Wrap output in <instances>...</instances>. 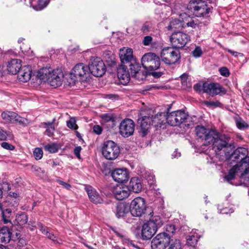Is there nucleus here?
I'll use <instances>...</instances> for the list:
<instances>
[{
	"label": "nucleus",
	"mask_w": 249,
	"mask_h": 249,
	"mask_svg": "<svg viewBox=\"0 0 249 249\" xmlns=\"http://www.w3.org/2000/svg\"><path fill=\"white\" fill-rule=\"evenodd\" d=\"M204 104L205 105L208 107H220L221 105V103L218 101L212 102V101H206L204 102Z\"/></svg>",
	"instance_id": "45"
},
{
	"label": "nucleus",
	"mask_w": 249,
	"mask_h": 249,
	"mask_svg": "<svg viewBox=\"0 0 249 249\" xmlns=\"http://www.w3.org/2000/svg\"><path fill=\"white\" fill-rule=\"evenodd\" d=\"M0 210L1 211L2 221L5 224H9L12 226V210L10 208H5L2 204L0 203Z\"/></svg>",
	"instance_id": "26"
},
{
	"label": "nucleus",
	"mask_w": 249,
	"mask_h": 249,
	"mask_svg": "<svg viewBox=\"0 0 249 249\" xmlns=\"http://www.w3.org/2000/svg\"><path fill=\"white\" fill-rule=\"evenodd\" d=\"M239 178H240L241 181H242V180H243L244 181H245V180L248 181V179H249V175L247 176L245 178H241V177H239Z\"/></svg>",
	"instance_id": "64"
},
{
	"label": "nucleus",
	"mask_w": 249,
	"mask_h": 249,
	"mask_svg": "<svg viewBox=\"0 0 249 249\" xmlns=\"http://www.w3.org/2000/svg\"><path fill=\"white\" fill-rule=\"evenodd\" d=\"M2 119L6 122L12 124L18 123L22 125H27L30 123L28 119L21 117L12 111H4L1 113Z\"/></svg>",
	"instance_id": "15"
},
{
	"label": "nucleus",
	"mask_w": 249,
	"mask_h": 249,
	"mask_svg": "<svg viewBox=\"0 0 249 249\" xmlns=\"http://www.w3.org/2000/svg\"><path fill=\"white\" fill-rule=\"evenodd\" d=\"M129 212V206L124 203H119L116 206V215L118 217H123Z\"/></svg>",
	"instance_id": "31"
},
{
	"label": "nucleus",
	"mask_w": 249,
	"mask_h": 249,
	"mask_svg": "<svg viewBox=\"0 0 249 249\" xmlns=\"http://www.w3.org/2000/svg\"><path fill=\"white\" fill-rule=\"evenodd\" d=\"M45 235H46L48 238L53 240V242H58V241H57V239H56V236L54 235L53 233H51L49 231V230L48 231L46 232Z\"/></svg>",
	"instance_id": "54"
},
{
	"label": "nucleus",
	"mask_w": 249,
	"mask_h": 249,
	"mask_svg": "<svg viewBox=\"0 0 249 249\" xmlns=\"http://www.w3.org/2000/svg\"><path fill=\"white\" fill-rule=\"evenodd\" d=\"M88 67L83 63H79L75 65L71 71L68 79L70 85H74L78 81L87 78L89 74Z\"/></svg>",
	"instance_id": "6"
},
{
	"label": "nucleus",
	"mask_w": 249,
	"mask_h": 249,
	"mask_svg": "<svg viewBox=\"0 0 249 249\" xmlns=\"http://www.w3.org/2000/svg\"><path fill=\"white\" fill-rule=\"evenodd\" d=\"M170 235L167 232L158 234L154 237L151 243L152 249H165L169 246Z\"/></svg>",
	"instance_id": "13"
},
{
	"label": "nucleus",
	"mask_w": 249,
	"mask_h": 249,
	"mask_svg": "<svg viewBox=\"0 0 249 249\" xmlns=\"http://www.w3.org/2000/svg\"><path fill=\"white\" fill-rule=\"evenodd\" d=\"M113 194L117 199L122 200L129 196L130 190L128 186L117 185L113 188Z\"/></svg>",
	"instance_id": "20"
},
{
	"label": "nucleus",
	"mask_w": 249,
	"mask_h": 249,
	"mask_svg": "<svg viewBox=\"0 0 249 249\" xmlns=\"http://www.w3.org/2000/svg\"><path fill=\"white\" fill-rule=\"evenodd\" d=\"M195 132L198 138L205 141V144H212L215 154L224 156L229 153L226 151L230 148V138L228 136L221 135L215 129H208L202 125L196 126Z\"/></svg>",
	"instance_id": "2"
},
{
	"label": "nucleus",
	"mask_w": 249,
	"mask_h": 249,
	"mask_svg": "<svg viewBox=\"0 0 249 249\" xmlns=\"http://www.w3.org/2000/svg\"><path fill=\"white\" fill-rule=\"evenodd\" d=\"M85 190L91 201L96 204L102 202L103 200L100 196L92 187L91 186H86Z\"/></svg>",
	"instance_id": "24"
},
{
	"label": "nucleus",
	"mask_w": 249,
	"mask_h": 249,
	"mask_svg": "<svg viewBox=\"0 0 249 249\" xmlns=\"http://www.w3.org/2000/svg\"><path fill=\"white\" fill-rule=\"evenodd\" d=\"M219 72L221 75L228 77L230 75V71L226 67H222L219 69Z\"/></svg>",
	"instance_id": "49"
},
{
	"label": "nucleus",
	"mask_w": 249,
	"mask_h": 249,
	"mask_svg": "<svg viewBox=\"0 0 249 249\" xmlns=\"http://www.w3.org/2000/svg\"><path fill=\"white\" fill-rule=\"evenodd\" d=\"M182 84L183 86H186L187 88L188 87H191V85L190 83L188 82V74L186 73H183L181 76H180Z\"/></svg>",
	"instance_id": "43"
},
{
	"label": "nucleus",
	"mask_w": 249,
	"mask_h": 249,
	"mask_svg": "<svg viewBox=\"0 0 249 249\" xmlns=\"http://www.w3.org/2000/svg\"><path fill=\"white\" fill-rule=\"evenodd\" d=\"M54 120H53L52 122H48L45 123L44 124L45 125V127L46 128V133L47 135L51 137L52 136L53 134V132L54 131L55 128L53 125V122Z\"/></svg>",
	"instance_id": "38"
},
{
	"label": "nucleus",
	"mask_w": 249,
	"mask_h": 249,
	"mask_svg": "<svg viewBox=\"0 0 249 249\" xmlns=\"http://www.w3.org/2000/svg\"><path fill=\"white\" fill-rule=\"evenodd\" d=\"M12 232L9 228L4 226L0 230V242L8 243L11 240Z\"/></svg>",
	"instance_id": "29"
},
{
	"label": "nucleus",
	"mask_w": 249,
	"mask_h": 249,
	"mask_svg": "<svg viewBox=\"0 0 249 249\" xmlns=\"http://www.w3.org/2000/svg\"><path fill=\"white\" fill-rule=\"evenodd\" d=\"M236 125L240 129H245L248 128V124L244 121L239 120L236 121Z\"/></svg>",
	"instance_id": "44"
},
{
	"label": "nucleus",
	"mask_w": 249,
	"mask_h": 249,
	"mask_svg": "<svg viewBox=\"0 0 249 249\" xmlns=\"http://www.w3.org/2000/svg\"><path fill=\"white\" fill-rule=\"evenodd\" d=\"M160 56L165 64L171 65L176 63L180 58L179 52L174 47H168L162 50Z\"/></svg>",
	"instance_id": "10"
},
{
	"label": "nucleus",
	"mask_w": 249,
	"mask_h": 249,
	"mask_svg": "<svg viewBox=\"0 0 249 249\" xmlns=\"http://www.w3.org/2000/svg\"><path fill=\"white\" fill-rule=\"evenodd\" d=\"M113 179L118 182L127 181L129 178L128 173L125 169H116L111 173Z\"/></svg>",
	"instance_id": "22"
},
{
	"label": "nucleus",
	"mask_w": 249,
	"mask_h": 249,
	"mask_svg": "<svg viewBox=\"0 0 249 249\" xmlns=\"http://www.w3.org/2000/svg\"><path fill=\"white\" fill-rule=\"evenodd\" d=\"M20 196L16 192H10L6 197V200L1 203L3 207H16L18 206Z\"/></svg>",
	"instance_id": "21"
},
{
	"label": "nucleus",
	"mask_w": 249,
	"mask_h": 249,
	"mask_svg": "<svg viewBox=\"0 0 249 249\" xmlns=\"http://www.w3.org/2000/svg\"><path fill=\"white\" fill-rule=\"evenodd\" d=\"M30 6L36 11L41 10L49 3L50 0H29Z\"/></svg>",
	"instance_id": "30"
},
{
	"label": "nucleus",
	"mask_w": 249,
	"mask_h": 249,
	"mask_svg": "<svg viewBox=\"0 0 249 249\" xmlns=\"http://www.w3.org/2000/svg\"><path fill=\"white\" fill-rule=\"evenodd\" d=\"M3 187L2 188V189L3 190H8L9 189V184L6 182H3Z\"/></svg>",
	"instance_id": "62"
},
{
	"label": "nucleus",
	"mask_w": 249,
	"mask_h": 249,
	"mask_svg": "<svg viewBox=\"0 0 249 249\" xmlns=\"http://www.w3.org/2000/svg\"><path fill=\"white\" fill-rule=\"evenodd\" d=\"M67 126L71 128L76 130L78 128V126L76 124V121L74 118H71L67 122Z\"/></svg>",
	"instance_id": "41"
},
{
	"label": "nucleus",
	"mask_w": 249,
	"mask_h": 249,
	"mask_svg": "<svg viewBox=\"0 0 249 249\" xmlns=\"http://www.w3.org/2000/svg\"><path fill=\"white\" fill-rule=\"evenodd\" d=\"M192 54L195 57H199L202 54V51L200 47H196L195 49L192 52Z\"/></svg>",
	"instance_id": "46"
},
{
	"label": "nucleus",
	"mask_w": 249,
	"mask_h": 249,
	"mask_svg": "<svg viewBox=\"0 0 249 249\" xmlns=\"http://www.w3.org/2000/svg\"><path fill=\"white\" fill-rule=\"evenodd\" d=\"M130 74L128 71L127 66L121 65L118 69V77L120 79L124 81V83H127L130 79Z\"/></svg>",
	"instance_id": "25"
},
{
	"label": "nucleus",
	"mask_w": 249,
	"mask_h": 249,
	"mask_svg": "<svg viewBox=\"0 0 249 249\" xmlns=\"http://www.w3.org/2000/svg\"><path fill=\"white\" fill-rule=\"evenodd\" d=\"M57 181L60 185H61L63 187V188H64L67 190H70L71 188V185L70 184L66 183L65 182H64L62 180L58 179V180H57Z\"/></svg>",
	"instance_id": "56"
},
{
	"label": "nucleus",
	"mask_w": 249,
	"mask_h": 249,
	"mask_svg": "<svg viewBox=\"0 0 249 249\" xmlns=\"http://www.w3.org/2000/svg\"><path fill=\"white\" fill-rule=\"evenodd\" d=\"M1 145L3 148L7 150H13L15 148V147L13 145L6 142H2Z\"/></svg>",
	"instance_id": "51"
},
{
	"label": "nucleus",
	"mask_w": 249,
	"mask_h": 249,
	"mask_svg": "<svg viewBox=\"0 0 249 249\" xmlns=\"http://www.w3.org/2000/svg\"><path fill=\"white\" fill-rule=\"evenodd\" d=\"M163 87L158 86H157L156 85H148V86H145L144 88L143 91L151 90H152L153 89H163Z\"/></svg>",
	"instance_id": "47"
},
{
	"label": "nucleus",
	"mask_w": 249,
	"mask_h": 249,
	"mask_svg": "<svg viewBox=\"0 0 249 249\" xmlns=\"http://www.w3.org/2000/svg\"><path fill=\"white\" fill-rule=\"evenodd\" d=\"M31 72L32 71L30 66H23L18 72V77L20 81L26 82L30 79Z\"/></svg>",
	"instance_id": "23"
},
{
	"label": "nucleus",
	"mask_w": 249,
	"mask_h": 249,
	"mask_svg": "<svg viewBox=\"0 0 249 249\" xmlns=\"http://www.w3.org/2000/svg\"><path fill=\"white\" fill-rule=\"evenodd\" d=\"M81 149V146H77L74 150V153L78 159H80V152Z\"/></svg>",
	"instance_id": "58"
},
{
	"label": "nucleus",
	"mask_w": 249,
	"mask_h": 249,
	"mask_svg": "<svg viewBox=\"0 0 249 249\" xmlns=\"http://www.w3.org/2000/svg\"><path fill=\"white\" fill-rule=\"evenodd\" d=\"M88 68L89 72L96 77H101L105 73L106 68L103 60L99 57H92Z\"/></svg>",
	"instance_id": "11"
},
{
	"label": "nucleus",
	"mask_w": 249,
	"mask_h": 249,
	"mask_svg": "<svg viewBox=\"0 0 249 249\" xmlns=\"http://www.w3.org/2000/svg\"><path fill=\"white\" fill-rule=\"evenodd\" d=\"M180 153L178 152L177 150H175L172 154V158H176L180 156Z\"/></svg>",
	"instance_id": "61"
},
{
	"label": "nucleus",
	"mask_w": 249,
	"mask_h": 249,
	"mask_svg": "<svg viewBox=\"0 0 249 249\" xmlns=\"http://www.w3.org/2000/svg\"><path fill=\"white\" fill-rule=\"evenodd\" d=\"M119 55L121 65H128L135 61L133 55V51L128 48H123L120 50Z\"/></svg>",
	"instance_id": "19"
},
{
	"label": "nucleus",
	"mask_w": 249,
	"mask_h": 249,
	"mask_svg": "<svg viewBox=\"0 0 249 249\" xmlns=\"http://www.w3.org/2000/svg\"><path fill=\"white\" fill-rule=\"evenodd\" d=\"M166 120V112H160L159 109H150L147 111V115L142 116L138 120L142 133L146 135L151 125L161 127Z\"/></svg>",
	"instance_id": "3"
},
{
	"label": "nucleus",
	"mask_w": 249,
	"mask_h": 249,
	"mask_svg": "<svg viewBox=\"0 0 249 249\" xmlns=\"http://www.w3.org/2000/svg\"><path fill=\"white\" fill-rule=\"evenodd\" d=\"M128 188L130 191L138 193L142 189V185L141 180L138 177H134L131 178L129 183Z\"/></svg>",
	"instance_id": "27"
},
{
	"label": "nucleus",
	"mask_w": 249,
	"mask_h": 249,
	"mask_svg": "<svg viewBox=\"0 0 249 249\" xmlns=\"http://www.w3.org/2000/svg\"><path fill=\"white\" fill-rule=\"evenodd\" d=\"M93 131L96 134L99 135L102 132V128L99 125H95L93 127Z\"/></svg>",
	"instance_id": "55"
},
{
	"label": "nucleus",
	"mask_w": 249,
	"mask_h": 249,
	"mask_svg": "<svg viewBox=\"0 0 249 249\" xmlns=\"http://www.w3.org/2000/svg\"><path fill=\"white\" fill-rule=\"evenodd\" d=\"M153 213H150L149 220L144 223L142 229V236L144 240L151 239L157 232L158 228L162 225L160 216L153 215Z\"/></svg>",
	"instance_id": "5"
},
{
	"label": "nucleus",
	"mask_w": 249,
	"mask_h": 249,
	"mask_svg": "<svg viewBox=\"0 0 249 249\" xmlns=\"http://www.w3.org/2000/svg\"><path fill=\"white\" fill-rule=\"evenodd\" d=\"M134 128L135 124L132 120L124 119L120 124L119 132L124 137L127 138L133 134Z\"/></svg>",
	"instance_id": "17"
},
{
	"label": "nucleus",
	"mask_w": 249,
	"mask_h": 249,
	"mask_svg": "<svg viewBox=\"0 0 249 249\" xmlns=\"http://www.w3.org/2000/svg\"><path fill=\"white\" fill-rule=\"evenodd\" d=\"M168 249H181L182 246L179 240L170 236Z\"/></svg>",
	"instance_id": "36"
},
{
	"label": "nucleus",
	"mask_w": 249,
	"mask_h": 249,
	"mask_svg": "<svg viewBox=\"0 0 249 249\" xmlns=\"http://www.w3.org/2000/svg\"><path fill=\"white\" fill-rule=\"evenodd\" d=\"M190 21H188L187 22L183 21V23H184V27H185V24L188 27H191L192 28H195L197 26V23H195V21L192 20L191 18H189Z\"/></svg>",
	"instance_id": "53"
},
{
	"label": "nucleus",
	"mask_w": 249,
	"mask_h": 249,
	"mask_svg": "<svg viewBox=\"0 0 249 249\" xmlns=\"http://www.w3.org/2000/svg\"><path fill=\"white\" fill-rule=\"evenodd\" d=\"M34 155L36 160H40L43 156V151L40 148H36L34 151Z\"/></svg>",
	"instance_id": "42"
},
{
	"label": "nucleus",
	"mask_w": 249,
	"mask_h": 249,
	"mask_svg": "<svg viewBox=\"0 0 249 249\" xmlns=\"http://www.w3.org/2000/svg\"><path fill=\"white\" fill-rule=\"evenodd\" d=\"M102 153L107 160H114L118 157L120 150L116 143L112 141H108L104 142Z\"/></svg>",
	"instance_id": "8"
},
{
	"label": "nucleus",
	"mask_w": 249,
	"mask_h": 249,
	"mask_svg": "<svg viewBox=\"0 0 249 249\" xmlns=\"http://www.w3.org/2000/svg\"><path fill=\"white\" fill-rule=\"evenodd\" d=\"M160 59L154 53H145L142 58V64L143 67L148 71H155L160 66Z\"/></svg>",
	"instance_id": "9"
},
{
	"label": "nucleus",
	"mask_w": 249,
	"mask_h": 249,
	"mask_svg": "<svg viewBox=\"0 0 249 249\" xmlns=\"http://www.w3.org/2000/svg\"><path fill=\"white\" fill-rule=\"evenodd\" d=\"M170 7L171 9L174 8L175 12L178 10L180 8V5L175 4L174 3H171Z\"/></svg>",
	"instance_id": "60"
},
{
	"label": "nucleus",
	"mask_w": 249,
	"mask_h": 249,
	"mask_svg": "<svg viewBox=\"0 0 249 249\" xmlns=\"http://www.w3.org/2000/svg\"><path fill=\"white\" fill-rule=\"evenodd\" d=\"M129 208L132 216H141L146 210L145 200L141 197H136L131 202Z\"/></svg>",
	"instance_id": "12"
},
{
	"label": "nucleus",
	"mask_w": 249,
	"mask_h": 249,
	"mask_svg": "<svg viewBox=\"0 0 249 249\" xmlns=\"http://www.w3.org/2000/svg\"><path fill=\"white\" fill-rule=\"evenodd\" d=\"M219 211H220L219 213L223 214H228L230 213H232L233 212V210L230 209H228V208H224L223 209L221 210L220 208H218Z\"/></svg>",
	"instance_id": "57"
},
{
	"label": "nucleus",
	"mask_w": 249,
	"mask_h": 249,
	"mask_svg": "<svg viewBox=\"0 0 249 249\" xmlns=\"http://www.w3.org/2000/svg\"><path fill=\"white\" fill-rule=\"evenodd\" d=\"M152 41V37L150 36H147L144 37L142 43L144 45L148 46L150 44Z\"/></svg>",
	"instance_id": "52"
},
{
	"label": "nucleus",
	"mask_w": 249,
	"mask_h": 249,
	"mask_svg": "<svg viewBox=\"0 0 249 249\" xmlns=\"http://www.w3.org/2000/svg\"><path fill=\"white\" fill-rule=\"evenodd\" d=\"M184 27V23L179 19H174L171 20L166 27L167 29L170 31H175Z\"/></svg>",
	"instance_id": "32"
},
{
	"label": "nucleus",
	"mask_w": 249,
	"mask_h": 249,
	"mask_svg": "<svg viewBox=\"0 0 249 249\" xmlns=\"http://www.w3.org/2000/svg\"><path fill=\"white\" fill-rule=\"evenodd\" d=\"M152 75L155 77H159L161 75V72H154L152 73Z\"/></svg>",
	"instance_id": "63"
},
{
	"label": "nucleus",
	"mask_w": 249,
	"mask_h": 249,
	"mask_svg": "<svg viewBox=\"0 0 249 249\" xmlns=\"http://www.w3.org/2000/svg\"><path fill=\"white\" fill-rule=\"evenodd\" d=\"M190 40V36L183 32H175L170 37V41L173 47H183Z\"/></svg>",
	"instance_id": "16"
},
{
	"label": "nucleus",
	"mask_w": 249,
	"mask_h": 249,
	"mask_svg": "<svg viewBox=\"0 0 249 249\" xmlns=\"http://www.w3.org/2000/svg\"><path fill=\"white\" fill-rule=\"evenodd\" d=\"M114 232L118 237H120L122 241L124 244H126L131 245L135 248H137L139 249H140L139 247L136 246L133 244V241L129 239L126 234L124 231H114Z\"/></svg>",
	"instance_id": "33"
},
{
	"label": "nucleus",
	"mask_w": 249,
	"mask_h": 249,
	"mask_svg": "<svg viewBox=\"0 0 249 249\" xmlns=\"http://www.w3.org/2000/svg\"><path fill=\"white\" fill-rule=\"evenodd\" d=\"M228 142V147L230 148L226 150L229 152L226 155L221 156L215 154L219 160L230 159L231 160L235 161L237 163L231 169L227 175L224 177V179L228 182L234 179L236 177L245 178L249 175V156L247 155L248 153L246 148L238 147L232 152L231 145Z\"/></svg>",
	"instance_id": "1"
},
{
	"label": "nucleus",
	"mask_w": 249,
	"mask_h": 249,
	"mask_svg": "<svg viewBox=\"0 0 249 249\" xmlns=\"http://www.w3.org/2000/svg\"><path fill=\"white\" fill-rule=\"evenodd\" d=\"M21 62L19 59H12L7 65V70L12 74H17L21 68Z\"/></svg>",
	"instance_id": "28"
},
{
	"label": "nucleus",
	"mask_w": 249,
	"mask_h": 249,
	"mask_svg": "<svg viewBox=\"0 0 249 249\" xmlns=\"http://www.w3.org/2000/svg\"><path fill=\"white\" fill-rule=\"evenodd\" d=\"M204 92L214 96L216 95L225 94V89L219 84L216 83H205L203 85Z\"/></svg>",
	"instance_id": "18"
},
{
	"label": "nucleus",
	"mask_w": 249,
	"mask_h": 249,
	"mask_svg": "<svg viewBox=\"0 0 249 249\" xmlns=\"http://www.w3.org/2000/svg\"><path fill=\"white\" fill-rule=\"evenodd\" d=\"M37 228L41 231V232L45 234L46 231H48L49 230V228L43 225L42 223L38 222L37 224Z\"/></svg>",
	"instance_id": "48"
},
{
	"label": "nucleus",
	"mask_w": 249,
	"mask_h": 249,
	"mask_svg": "<svg viewBox=\"0 0 249 249\" xmlns=\"http://www.w3.org/2000/svg\"><path fill=\"white\" fill-rule=\"evenodd\" d=\"M188 6L193 10L194 14L197 17H207L211 11V8L203 0H191Z\"/></svg>",
	"instance_id": "7"
},
{
	"label": "nucleus",
	"mask_w": 249,
	"mask_h": 249,
	"mask_svg": "<svg viewBox=\"0 0 249 249\" xmlns=\"http://www.w3.org/2000/svg\"><path fill=\"white\" fill-rule=\"evenodd\" d=\"M187 116L184 111L177 110L170 113H166V120L172 126H178L185 122Z\"/></svg>",
	"instance_id": "14"
},
{
	"label": "nucleus",
	"mask_w": 249,
	"mask_h": 249,
	"mask_svg": "<svg viewBox=\"0 0 249 249\" xmlns=\"http://www.w3.org/2000/svg\"><path fill=\"white\" fill-rule=\"evenodd\" d=\"M101 118L105 123H110V126L113 127L115 125V120L113 116L109 114H104L102 115Z\"/></svg>",
	"instance_id": "39"
},
{
	"label": "nucleus",
	"mask_w": 249,
	"mask_h": 249,
	"mask_svg": "<svg viewBox=\"0 0 249 249\" xmlns=\"http://www.w3.org/2000/svg\"><path fill=\"white\" fill-rule=\"evenodd\" d=\"M175 226L173 225H168L166 227V231L169 233H173L175 231Z\"/></svg>",
	"instance_id": "59"
},
{
	"label": "nucleus",
	"mask_w": 249,
	"mask_h": 249,
	"mask_svg": "<svg viewBox=\"0 0 249 249\" xmlns=\"http://www.w3.org/2000/svg\"><path fill=\"white\" fill-rule=\"evenodd\" d=\"M128 66L129 67V72L131 77L137 78L141 75V72L140 71V68L139 65L136 63L135 61L129 64Z\"/></svg>",
	"instance_id": "34"
},
{
	"label": "nucleus",
	"mask_w": 249,
	"mask_h": 249,
	"mask_svg": "<svg viewBox=\"0 0 249 249\" xmlns=\"http://www.w3.org/2000/svg\"><path fill=\"white\" fill-rule=\"evenodd\" d=\"M15 221L19 225H24L27 222V216L25 213L21 212L16 215Z\"/></svg>",
	"instance_id": "35"
},
{
	"label": "nucleus",
	"mask_w": 249,
	"mask_h": 249,
	"mask_svg": "<svg viewBox=\"0 0 249 249\" xmlns=\"http://www.w3.org/2000/svg\"><path fill=\"white\" fill-rule=\"evenodd\" d=\"M37 78L48 82L51 86L56 88L60 86L63 81V73L60 70H53L51 68H43L37 72Z\"/></svg>",
	"instance_id": "4"
},
{
	"label": "nucleus",
	"mask_w": 249,
	"mask_h": 249,
	"mask_svg": "<svg viewBox=\"0 0 249 249\" xmlns=\"http://www.w3.org/2000/svg\"><path fill=\"white\" fill-rule=\"evenodd\" d=\"M8 136V133L2 128L0 127V141H3L6 139Z\"/></svg>",
	"instance_id": "50"
},
{
	"label": "nucleus",
	"mask_w": 249,
	"mask_h": 249,
	"mask_svg": "<svg viewBox=\"0 0 249 249\" xmlns=\"http://www.w3.org/2000/svg\"><path fill=\"white\" fill-rule=\"evenodd\" d=\"M198 237L197 235H191L187 238V244L190 247H194L197 244Z\"/></svg>",
	"instance_id": "40"
},
{
	"label": "nucleus",
	"mask_w": 249,
	"mask_h": 249,
	"mask_svg": "<svg viewBox=\"0 0 249 249\" xmlns=\"http://www.w3.org/2000/svg\"><path fill=\"white\" fill-rule=\"evenodd\" d=\"M44 149L46 151H47L51 153H54L58 151L59 149V146L55 143H52L46 144L44 146Z\"/></svg>",
	"instance_id": "37"
}]
</instances>
